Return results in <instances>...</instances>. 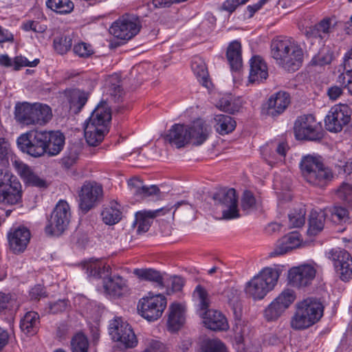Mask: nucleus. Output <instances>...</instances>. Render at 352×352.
<instances>
[{
    "mask_svg": "<svg viewBox=\"0 0 352 352\" xmlns=\"http://www.w3.org/2000/svg\"><path fill=\"white\" fill-rule=\"evenodd\" d=\"M128 185L133 194L146 197L152 195H156L160 189L155 185L146 186L143 185L142 180L138 178H133L129 180Z\"/></svg>",
    "mask_w": 352,
    "mask_h": 352,
    "instance_id": "e433bc0d",
    "label": "nucleus"
},
{
    "mask_svg": "<svg viewBox=\"0 0 352 352\" xmlns=\"http://www.w3.org/2000/svg\"><path fill=\"white\" fill-rule=\"evenodd\" d=\"M351 109L346 104L333 106L324 118L326 129L332 133L340 132L351 120Z\"/></svg>",
    "mask_w": 352,
    "mask_h": 352,
    "instance_id": "f8f14e48",
    "label": "nucleus"
},
{
    "mask_svg": "<svg viewBox=\"0 0 352 352\" xmlns=\"http://www.w3.org/2000/svg\"><path fill=\"white\" fill-rule=\"evenodd\" d=\"M193 300L199 308V313L208 309L210 300L206 289L200 285H198L192 294Z\"/></svg>",
    "mask_w": 352,
    "mask_h": 352,
    "instance_id": "c03bdc74",
    "label": "nucleus"
},
{
    "mask_svg": "<svg viewBox=\"0 0 352 352\" xmlns=\"http://www.w3.org/2000/svg\"><path fill=\"white\" fill-rule=\"evenodd\" d=\"M281 270L277 267L263 268L245 286L246 293L255 300L263 299L277 284Z\"/></svg>",
    "mask_w": 352,
    "mask_h": 352,
    "instance_id": "f03ea898",
    "label": "nucleus"
},
{
    "mask_svg": "<svg viewBox=\"0 0 352 352\" xmlns=\"http://www.w3.org/2000/svg\"><path fill=\"white\" fill-rule=\"evenodd\" d=\"M111 120V114L109 109L104 105H98L94 109L86 124H93L96 127L102 126L107 128Z\"/></svg>",
    "mask_w": 352,
    "mask_h": 352,
    "instance_id": "72a5a7b5",
    "label": "nucleus"
},
{
    "mask_svg": "<svg viewBox=\"0 0 352 352\" xmlns=\"http://www.w3.org/2000/svg\"><path fill=\"white\" fill-rule=\"evenodd\" d=\"M294 131L298 140L320 141L324 136L321 123L311 114L299 116L295 121Z\"/></svg>",
    "mask_w": 352,
    "mask_h": 352,
    "instance_id": "0eeeda50",
    "label": "nucleus"
},
{
    "mask_svg": "<svg viewBox=\"0 0 352 352\" xmlns=\"http://www.w3.org/2000/svg\"><path fill=\"white\" fill-rule=\"evenodd\" d=\"M217 107L225 112L234 113L239 111L241 103L239 100H235L232 96L223 97L218 102Z\"/></svg>",
    "mask_w": 352,
    "mask_h": 352,
    "instance_id": "3c124183",
    "label": "nucleus"
},
{
    "mask_svg": "<svg viewBox=\"0 0 352 352\" xmlns=\"http://www.w3.org/2000/svg\"><path fill=\"white\" fill-rule=\"evenodd\" d=\"M331 217L336 223H346L349 221V211L342 206H334L331 210Z\"/></svg>",
    "mask_w": 352,
    "mask_h": 352,
    "instance_id": "4d7b16f0",
    "label": "nucleus"
},
{
    "mask_svg": "<svg viewBox=\"0 0 352 352\" xmlns=\"http://www.w3.org/2000/svg\"><path fill=\"white\" fill-rule=\"evenodd\" d=\"M290 103L289 94L278 91L270 96L267 103V113L272 117L281 114Z\"/></svg>",
    "mask_w": 352,
    "mask_h": 352,
    "instance_id": "aec40b11",
    "label": "nucleus"
},
{
    "mask_svg": "<svg viewBox=\"0 0 352 352\" xmlns=\"http://www.w3.org/2000/svg\"><path fill=\"white\" fill-rule=\"evenodd\" d=\"M291 327L295 330H301L307 329L314 323L311 320L302 309L296 304V311L291 319Z\"/></svg>",
    "mask_w": 352,
    "mask_h": 352,
    "instance_id": "4c0bfd02",
    "label": "nucleus"
},
{
    "mask_svg": "<svg viewBox=\"0 0 352 352\" xmlns=\"http://www.w3.org/2000/svg\"><path fill=\"white\" fill-rule=\"evenodd\" d=\"M39 315L35 311H28L21 319L20 328L27 335H34L39 325Z\"/></svg>",
    "mask_w": 352,
    "mask_h": 352,
    "instance_id": "c9c22d12",
    "label": "nucleus"
},
{
    "mask_svg": "<svg viewBox=\"0 0 352 352\" xmlns=\"http://www.w3.org/2000/svg\"><path fill=\"white\" fill-rule=\"evenodd\" d=\"M215 204L222 207L223 219H232L239 217L238 200L234 188L221 189L213 195Z\"/></svg>",
    "mask_w": 352,
    "mask_h": 352,
    "instance_id": "2eb2a0df",
    "label": "nucleus"
},
{
    "mask_svg": "<svg viewBox=\"0 0 352 352\" xmlns=\"http://www.w3.org/2000/svg\"><path fill=\"white\" fill-rule=\"evenodd\" d=\"M268 76L267 67L262 58L254 56L250 59V72L249 81L250 82H260Z\"/></svg>",
    "mask_w": 352,
    "mask_h": 352,
    "instance_id": "c85d7f7f",
    "label": "nucleus"
},
{
    "mask_svg": "<svg viewBox=\"0 0 352 352\" xmlns=\"http://www.w3.org/2000/svg\"><path fill=\"white\" fill-rule=\"evenodd\" d=\"M210 128L202 120H197L190 126H188L189 142L195 145H201L208 138Z\"/></svg>",
    "mask_w": 352,
    "mask_h": 352,
    "instance_id": "393cba45",
    "label": "nucleus"
},
{
    "mask_svg": "<svg viewBox=\"0 0 352 352\" xmlns=\"http://www.w3.org/2000/svg\"><path fill=\"white\" fill-rule=\"evenodd\" d=\"M300 241V234L298 232H291L277 241L276 248L271 254L274 256L283 255L299 247Z\"/></svg>",
    "mask_w": 352,
    "mask_h": 352,
    "instance_id": "a878e982",
    "label": "nucleus"
},
{
    "mask_svg": "<svg viewBox=\"0 0 352 352\" xmlns=\"http://www.w3.org/2000/svg\"><path fill=\"white\" fill-rule=\"evenodd\" d=\"M69 306V302L67 299H59L50 302L47 306L48 312L53 314L62 313L66 311Z\"/></svg>",
    "mask_w": 352,
    "mask_h": 352,
    "instance_id": "13d9d810",
    "label": "nucleus"
},
{
    "mask_svg": "<svg viewBox=\"0 0 352 352\" xmlns=\"http://www.w3.org/2000/svg\"><path fill=\"white\" fill-rule=\"evenodd\" d=\"M141 27L138 16L125 14L111 25L109 32L115 37L127 41L135 36L140 32Z\"/></svg>",
    "mask_w": 352,
    "mask_h": 352,
    "instance_id": "9b49d317",
    "label": "nucleus"
},
{
    "mask_svg": "<svg viewBox=\"0 0 352 352\" xmlns=\"http://www.w3.org/2000/svg\"><path fill=\"white\" fill-rule=\"evenodd\" d=\"M89 94L80 89H74L70 95V108L78 113L87 102Z\"/></svg>",
    "mask_w": 352,
    "mask_h": 352,
    "instance_id": "a18cd8bd",
    "label": "nucleus"
},
{
    "mask_svg": "<svg viewBox=\"0 0 352 352\" xmlns=\"http://www.w3.org/2000/svg\"><path fill=\"white\" fill-rule=\"evenodd\" d=\"M226 296L234 318L236 320H241L243 315V309L241 302L239 300V292L234 288H230L226 292Z\"/></svg>",
    "mask_w": 352,
    "mask_h": 352,
    "instance_id": "ea45409f",
    "label": "nucleus"
},
{
    "mask_svg": "<svg viewBox=\"0 0 352 352\" xmlns=\"http://www.w3.org/2000/svg\"><path fill=\"white\" fill-rule=\"evenodd\" d=\"M306 209L304 206H298L288 214L289 222L292 227L300 228L305 223Z\"/></svg>",
    "mask_w": 352,
    "mask_h": 352,
    "instance_id": "09e8293b",
    "label": "nucleus"
},
{
    "mask_svg": "<svg viewBox=\"0 0 352 352\" xmlns=\"http://www.w3.org/2000/svg\"><path fill=\"white\" fill-rule=\"evenodd\" d=\"M74 53L80 58H87L90 57L94 53L93 47L87 43L80 42L74 45Z\"/></svg>",
    "mask_w": 352,
    "mask_h": 352,
    "instance_id": "6e6d98bb",
    "label": "nucleus"
},
{
    "mask_svg": "<svg viewBox=\"0 0 352 352\" xmlns=\"http://www.w3.org/2000/svg\"><path fill=\"white\" fill-rule=\"evenodd\" d=\"M89 343L87 338L82 333H77L71 340L72 352H88Z\"/></svg>",
    "mask_w": 352,
    "mask_h": 352,
    "instance_id": "8fccbe9b",
    "label": "nucleus"
},
{
    "mask_svg": "<svg viewBox=\"0 0 352 352\" xmlns=\"http://www.w3.org/2000/svg\"><path fill=\"white\" fill-rule=\"evenodd\" d=\"M23 29L25 31H34L37 33H43L47 30V25L41 24L36 21H27L23 23Z\"/></svg>",
    "mask_w": 352,
    "mask_h": 352,
    "instance_id": "69168bd1",
    "label": "nucleus"
},
{
    "mask_svg": "<svg viewBox=\"0 0 352 352\" xmlns=\"http://www.w3.org/2000/svg\"><path fill=\"white\" fill-rule=\"evenodd\" d=\"M337 275L344 282L352 278V257L345 250L334 248L328 253Z\"/></svg>",
    "mask_w": 352,
    "mask_h": 352,
    "instance_id": "dca6fc26",
    "label": "nucleus"
},
{
    "mask_svg": "<svg viewBox=\"0 0 352 352\" xmlns=\"http://www.w3.org/2000/svg\"><path fill=\"white\" fill-rule=\"evenodd\" d=\"M191 67L200 83L208 87L210 81L205 63L199 58H195L192 61Z\"/></svg>",
    "mask_w": 352,
    "mask_h": 352,
    "instance_id": "37998d69",
    "label": "nucleus"
},
{
    "mask_svg": "<svg viewBox=\"0 0 352 352\" xmlns=\"http://www.w3.org/2000/svg\"><path fill=\"white\" fill-rule=\"evenodd\" d=\"M102 221L107 225H115L122 218V212L116 203H112L111 206L104 208L101 212Z\"/></svg>",
    "mask_w": 352,
    "mask_h": 352,
    "instance_id": "58836bf2",
    "label": "nucleus"
},
{
    "mask_svg": "<svg viewBox=\"0 0 352 352\" xmlns=\"http://www.w3.org/2000/svg\"><path fill=\"white\" fill-rule=\"evenodd\" d=\"M46 135L45 144L46 146V153L50 156L58 155L63 148L65 144V136L60 131H44Z\"/></svg>",
    "mask_w": 352,
    "mask_h": 352,
    "instance_id": "bb28decb",
    "label": "nucleus"
},
{
    "mask_svg": "<svg viewBox=\"0 0 352 352\" xmlns=\"http://www.w3.org/2000/svg\"><path fill=\"white\" fill-rule=\"evenodd\" d=\"M272 57L286 71L295 72L302 65L304 52L292 38L278 36L271 43Z\"/></svg>",
    "mask_w": 352,
    "mask_h": 352,
    "instance_id": "f257e3e1",
    "label": "nucleus"
},
{
    "mask_svg": "<svg viewBox=\"0 0 352 352\" xmlns=\"http://www.w3.org/2000/svg\"><path fill=\"white\" fill-rule=\"evenodd\" d=\"M226 56L232 70H239L243 64L241 55V45L237 41H234L228 47Z\"/></svg>",
    "mask_w": 352,
    "mask_h": 352,
    "instance_id": "473e14b6",
    "label": "nucleus"
},
{
    "mask_svg": "<svg viewBox=\"0 0 352 352\" xmlns=\"http://www.w3.org/2000/svg\"><path fill=\"white\" fill-rule=\"evenodd\" d=\"M214 120L216 122V130L221 135L228 134L236 127L235 120L229 116L217 115L214 117Z\"/></svg>",
    "mask_w": 352,
    "mask_h": 352,
    "instance_id": "79ce46f5",
    "label": "nucleus"
},
{
    "mask_svg": "<svg viewBox=\"0 0 352 352\" xmlns=\"http://www.w3.org/2000/svg\"><path fill=\"white\" fill-rule=\"evenodd\" d=\"M169 209L162 208L153 211H139L135 214V219L133 223V226L137 228V232L138 233H144L148 230L155 217L158 216L161 212L164 211V214Z\"/></svg>",
    "mask_w": 352,
    "mask_h": 352,
    "instance_id": "4be33fe9",
    "label": "nucleus"
},
{
    "mask_svg": "<svg viewBox=\"0 0 352 352\" xmlns=\"http://www.w3.org/2000/svg\"><path fill=\"white\" fill-rule=\"evenodd\" d=\"M166 304L165 296L161 294L148 296L140 300L138 310L148 321H154L162 316Z\"/></svg>",
    "mask_w": 352,
    "mask_h": 352,
    "instance_id": "9d476101",
    "label": "nucleus"
},
{
    "mask_svg": "<svg viewBox=\"0 0 352 352\" xmlns=\"http://www.w3.org/2000/svg\"><path fill=\"white\" fill-rule=\"evenodd\" d=\"M166 140L177 148H182L189 143L188 126L175 124L166 135Z\"/></svg>",
    "mask_w": 352,
    "mask_h": 352,
    "instance_id": "5701e85b",
    "label": "nucleus"
},
{
    "mask_svg": "<svg viewBox=\"0 0 352 352\" xmlns=\"http://www.w3.org/2000/svg\"><path fill=\"white\" fill-rule=\"evenodd\" d=\"M294 291L285 289L268 305L263 311L264 318L267 322L276 321L280 318L295 300Z\"/></svg>",
    "mask_w": 352,
    "mask_h": 352,
    "instance_id": "4468645a",
    "label": "nucleus"
},
{
    "mask_svg": "<svg viewBox=\"0 0 352 352\" xmlns=\"http://www.w3.org/2000/svg\"><path fill=\"white\" fill-rule=\"evenodd\" d=\"M109 333L112 340L120 342L126 348H132L137 344V338L131 327L122 318L116 317L110 320Z\"/></svg>",
    "mask_w": 352,
    "mask_h": 352,
    "instance_id": "ddd939ff",
    "label": "nucleus"
},
{
    "mask_svg": "<svg viewBox=\"0 0 352 352\" xmlns=\"http://www.w3.org/2000/svg\"><path fill=\"white\" fill-rule=\"evenodd\" d=\"M104 89L107 95L116 102L122 100L124 95V89L121 85V79L118 74L109 76L105 80Z\"/></svg>",
    "mask_w": 352,
    "mask_h": 352,
    "instance_id": "cd10ccee",
    "label": "nucleus"
},
{
    "mask_svg": "<svg viewBox=\"0 0 352 352\" xmlns=\"http://www.w3.org/2000/svg\"><path fill=\"white\" fill-rule=\"evenodd\" d=\"M316 270L309 264L293 267L289 270L288 280L289 283L296 287H303L311 284L316 276Z\"/></svg>",
    "mask_w": 352,
    "mask_h": 352,
    "instance_id": "a211bd4d",
    "label": "nucleus"
},
{
    "mask_svg": "<svg viewBox=\"0 0 352 352\" xmlns=\"http://www.w3.org/2000/svg\"><path fill=\"white\" fill-rule=\"evenodd\" d=\"M203 352H227L224 344L219 340H208L203 347Z\"/></svg>",
    "mask_w": 352,
    "mask_h": 352,
    "instance_id": "bf43d9fd",
    "label": "nucleus"
},
{
    "mask_svg": "<svg viewBox=\"0 0 352 352\" xmlns=\"http://www.w3.org/2000/svg\"><path fill=\"white\" fill-rule=\"evenodd\" d=\"M72 37L71 35H62L54 40L55 50L60 54H66L72 47Z\"/></svg>",
    "mask_w": 352,
    "mask_h": 352,
    "instance_id": "603ef678",
    "label": "nucleus"
},
{
    "mask_svg": "<svg viewBox=\"0 0 352 352\" xmlns=\"http://www.w3.org/2000/svg\"><path fill=\"white\" fill-rule=\"evenodd\" d=\"M300 168L305 180L315 187H324L333 178L331 170L318 159L311 155L302 158Z\"/></svg>",
    "mask_w": 352,
    "mask_h": 352,
    "instance_id": "7ed1b4c3",
    "label": "nucleus"
},
{
    "mask_svg": "<svg viewBox=\"0 0 352 352\" xmlns=\"http://www.w3.org/2000/svg\"><path fill=\"white\" fill-rule=\"evenodd\" d=\"M311 320L315 324L322 316L324 307L320 299L309 297L297 303Z\"/></svg>",
    "mask_w": 352,
    "mask_h": 352,
    "instance_id": "b1692460",
    "label": "nucleus"
},
{
    "mask_svg": "<svg viewBox=\"0 0 352 352\" xmlns=\"http://www.w3.org/2000/svg\"><path fill=\"white\" fill-rule=\"evenodd\" d=\"M46 6L52 10L61 14L70 13L74 7L71 0H47Z\"/></svg>",
    "mask_w": 352,
    "mask_h": 352,
    "instance_id": "49530a36",
    "label": "nucleus"
},
{
    "mask_svg": "<svg viewBox=\"0 0 352 352\" xmlns=\"http://www.w3.org/2000/svg\"><path fill=\"white\" fill-rule=\"evenodd\" d=\"M333 60V53L329 50L327 52H320L315 56L312 60L311 63L314 65L323 66L329 65Z\"/></svg>",
    "mask_w": 352,
    "mask_h": 352,
    "instance_id": "052dcab7",
    "label": "nucleus"
},
{
    "mask_svg": "<svg viewBox=\"0 0 352 352\" xmlns=\"http://www.w3.org/2000/svg\"><path fill=\"white\" fill-rule=\"evenodd\" d=\"M71 212L69 204L65 201H59L54 209L49 224L45 228L48 234L60 236L67 228Z\"/></svg>",
    "mask_w": 352,
    "mask_h": 352,
    "instance_id": "1a4fd4ad",
    "label": "nucleus"
},
{
    "mask_svg": "<svg viewBox=\"0 0 352 352\" xmlns=\"http://www.w3.org/2000/svg\"><path fill=\"white\" fill-rule=\"evenodd\" d=\"M199 316L204 318L205 326L214 331H223L228 328V322L225 316L219 311L206 309L199 312Z\"/></svg>",
    "mask_w": 352,
    "mask_h": 352,
    "instance_id": "412c9836",
    "label": "nucleus"
},
{
    "mask_svg": "<svg viewBox=\"0 0 352 352\" xmlns=\"http://www.w3.org/2000/svg\"><path fill=\"white\" fill-rule=\"evenodd\" d=\"M344 71L338 76V82L352 95V68L343 67Z\"/></svg>",
    "mask_w": 352,
    "mask_h": 352,
    "instance_id": "5fc2aeb1",
    "label": "nucleus"
},
{
    "mask_svg": "<svg viewBox=\"0 0 352 352\" xmlns=\"http://www.w3.org/2000/svg\"><path fill=\"white\" fill-rule=\"evenodd\" d=\"M30 232L25 227L20 226L12 228L8 233V240L10 248L14 253L23 252L30 241Z\"/></svg>",
    "mask_w": 352,
    "mask_h": 352,
    "instance_id": "6ab92c4d",
    "label": "nucleus"
},
{
    "mask_svg": "<svg viewBox=\"0 0 352 352\" xmlns=\"http://www.w3.org/2000/svg\"><path fill=\"white\" fill-rule=\"evenodd\" d=\"M184 307L180 304L173 303L170 306L168 324L171 331L178 330L184 324Z\"/></svg>",
    "mask_w": 352,
    "mask_h": 352,
    "instance_id": "7c9ffc66",
    "label": "nucleus"
},
{
    "mask_svg": "<svg viewBox=\"0 0 352 352\" xmlns=\"http://www.w3.org/2000/svg\"><path fill=\"white\" fill-rule=\"evenodd\" d=\"M133 274L142 280L153 281L160 285H163V278L160 273L153 269H135Z\"/></svg>",
    "mask_w": 352,
    "mask_h": 352,
    "instance_id": "de8ad7c7",
    "label": "nucleus"
},
{
    "mask_svg": "<svg viewBox=\"0 0 352 352\" xmlns=\"http://www.w3.org/2000/svg\"><path fill=\"white\" fill-rule=\"evenodd\" d=\"M39 63V59L32 61L28 60L25 57L17 56L13 60L8 55L0 56V65L5 67H13L14 70H19L23 67H36Z\"/></svg>",
    "mask_w": 352,
    "mask_h": 352,
    "instance_id": "f704fd0d",
    "label": "nucleus"
},
{
    "mask_svg": "<svg viewBox=\"0 0 352 352\" xmlns=\"http://www.w3.org/2000/svg\"><path fill=\"white\" fill-rule=\"evenodd\" d=\"M337 195L342 201L352 207V185L342 184L337 190Z\"/></svg>",
    "mask_w": 352,
    "mask_h": 352,
    "instance_id": "864d4df0",
    "label": "nucleus"
},
{
    "mask_svg": "<svg viewBox=\"0 0 352 352\" xmlns=\"http://www.w3.org/2000/svg\"><path fill=\"white\" fill-rule=\"evenodd\" d=\"M103 190L100 184L85 182L79 192V206L85 212L92 208L102 197Z\"/></svg>",
    "mask_w": 352,
    "mask_h": 352,
    "instance_id": "f3484780",
    "label": "nucleus"
},
{
    "mask_svg": "<svg viewBox=\"0 0 352 352\" xmlns=\"http://www.w3.org/2000/svg\"><path fill=\"white\" fill-rule=\"evenodd\" d=\"M21 184L10 172L0 169V203L14 205L22 197Z\"/></svg>",
    "mask_w": 352,
    "mask_h": 352,
    "instance_id": "423d86ee",
    "label": "nucleus"
},
{
    "mask_svg": "<svg viewBox=\"0 0 352 352\" xmlns=\"http://www.w3.org/2000/svg\"><path fill=\"white\" fill-rule=\"evenodd\" d=\"M142 352H166V346L160 340L147 339L145 342V349Z\"/></svg>",
    "mask_w": 352,
    "mask_h": 352,
    "instance_id": "e2e57ef3",
    "label": "nucleus"
},
{
    "mask_svg": "<svg viewBox=\"0 0 352 352\" xmlns=\"http://www.w3.org/2000/svg\"><path fill=\"white\" fill-rule=\"evenodd\" d=\"M88 276L103 278L104 290L113 296H120L126 290V280L120 276L107 277L109 275V266L102 265L98 261L90 262L86 266Z\"/></svg>",
    "mask_w": 352,
    "mask_h": 352,
    "instance_id": "39448f33",
    "label": "nucleus"
},
{
    "mask_svg": "<svg viewBox=\"0 0 352 352\" xmlns=\"http://www.w3.org/2000/svg\"><path fill=\"white\" fill-rule=\"evenodd\" d=\"M15 119L25 125H44L52 117L51 108L41 103H19L15 107Z\"/></svg>",
    "mask_w": 352,
    "mask_h": 352,
    "instance_id": "20e7f679",
    "label": "nucleus"
},
{
    "mask_svg": "<svg viewBox=\"0 0 352 352\" xmlns=\"http://www.w3.org/2000/svg\"><path fill=\"white\" fill-rule=\"evenodd\" d=\"M257 204L253 193L249 190H245L241 199V206L243 210L254 208Z\"/></svg>",
    "mask_w": 352,
    "mask_h": 352,
    "instance_id": "0e129e2a",
    "label": "nucleus"
},
{
    "mask_svg": "<svg viewBox=\"0 0 352 352\" xmlns=\"http://www.w3.org/2000/svg\"><path fill=\"white\" fill-rule=\"evenodd\" d=\"M46 138L44 131H31L21 135L17 139V144L22 152L38 157L46 153Z\"/></svg>",
    "mask_w": 352,
    "mask_h": 352,
    "instance_id": "6e6552de",
    "label": "nucleus"
},
{
    "mask_svg": "<svg viewBox=\"0 0 352 352\" xmlns=\"http://www.w3.org/2000/svg\"><path fill=\"white\" fill-rule=\"evenodd\" d=\"M84 131L87 144L92 146L98 145L108 132L107 127L102 126L96 127L93 124H86Z\"/></svg>",
    "mask_w": 352,
    "mask_h": 352,
    "instance_id": "2f4dec72",
    "label": "nucleus"
},
{
    "mask_svg": "<svg viewBox=\"0 0 352 352\" xmlns=\"http://www.w3.org/2000/svg\"><path fill=\"white\" fill-rule=\"evenodd\" d=\"M325 221V213L320 210L317 212L313 210L311 212L309 219L308 232L311 235H316L324 228Z\"/></svg>",
    "mask_w": 352,
    "mask_h": 352,
    "instance_id": "a19ab883",
    "label": "nucleus"
},
{
    "mask_svg": "<svg viewBox=\"0 0 352 352\" xmlns=\"http://www.w3.org/2000/svg\"><path fill=\"white\" fill-rule=\"evenodd\" d=\"M16 168L18 173L23 179L24 182L28 185L38 188L47 187L46 181L41 179L36 174H35L31 168L27 164L21 162H16Z\"/></svg>",
    "mask_w": 352,
    "mask_h": 352,
    "instance_id": "c756f323",
    "label": "nucleus"
},
{
    "mask_svg": "<svg viewBox=\"0 0 352 352\" xmlns=\"http://www.w3.org/2000/svg\"><path fill=\"white\" fill-rule=\"evenodd\" d=\"M333 20L330 19H324L320 23L315 25L316 28L318 29L320 34L324 36V38L326 37L327 34L333 31Z\"/></svg>",
    "mask_w": 352,
    "mask_h": 352,
    "instance_id": "338daca9",
    "label": "nucleus"
},
{
    "mask_svg": "<svg viewBox=\"0 0 352 352\" xmlns=\"http://www.w3.org/2000/svg\"><path fill=\"white\" fill-rule=\"evenodd\" d=\"M12 153L9 142L0 135V164L8 162V159Z\"/></svg>",
    "mask_w": 352,
    "mask_h": 352,
    "instance_id": "680f3d73",
    "label": "nucleus"
},
{
    "mask_svg": "<svg viewBox=\"0 0 352 352\" xmlns=\"http://www.w3.org/2000/svg\"><path fill=\"white\" fill-rule=\"evenodd\" d=\"M305 35L307 38L311 41L320 42L322 39H324V36L320 34L318 29L316 25L309 27L305 32Z\"/></svg>",
    "mask_w": 352,
    "mask_h": 352,
    "instance_id": "774afa93",
    "label": "nucleus"
}]
</instances>
